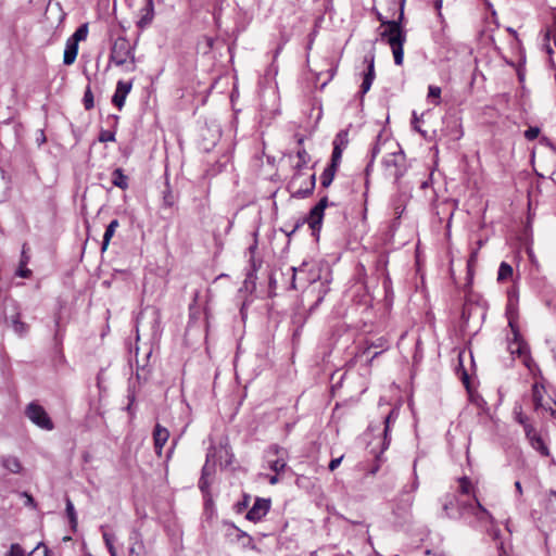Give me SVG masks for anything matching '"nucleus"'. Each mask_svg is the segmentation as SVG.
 I'll return each mask as SVG.
<instances>
[{
  "mask_svg": "<svg viewBox=\"0 0 556 556\" xmlns=\"http://www.w3.org/2000/svg\"><path fill=\"white\" fill-rule=\"evenodd\" d=\"M379 21L387 28L381 33V39H386L390 45L396 65H402L404 60L403 46L406 41V34L402 28L404 18L403 5L401 7L400 16L396 21H383L381 15H378Z\"/></svg>",
  "mask_w": 556,
  "mask_h": 556,
  "instance_id": "1",
  "label": "nucleus"
},
{
  "mask_svg": "<svg viewBox=\"0 0 556 556\" xmlns=\"http://www.w3.org/2000/svg\"><path fill=\"white\" fill-rule=\"evenodd\" d=\"M110 59L117 66L124 65L127 70L136 68L134 47L123 37H118L114 41Z\"/></svg>",
  "mask_w": 556,
  "mask_h": 556,
  "instance_id": "2",
  "label": "nucleus"
},
{
  "mask_svg": "<svg viewBox=\"0 0 556 556\" xmlns=\"http://www.w3.org/2000/svg\"><path fill=\"white\" fill-rule=\"evenodd\" d=\"M405 155L402 151L391 152L383 159L386 175L399 180L405 173Z\"/></svg>",
  "mask_w": 556,
  "mask_h": 556,
  "instance_id": "3",
  "label": "nucleus"
},
{
  "mask_svg": "<svg viewBox=\"0 0 556 556\" xmlns=\"http://www.w3.org/2000/svg\"><path fill=\"white\" fill-rule=\"evenodd\" d=\"M25 415L31 422L41 429L52 430L54 427L45 408L35 402H31L26 406Z\"/></svg>",
  "mask_w": 556,
  "mask_h": 556,
  "instance_id": "4",
  "label": "nucleus"
},
{
  "mask_svg": "<svg viewBox=\"0 0 556 556\" xmlns=\"http://www.w3.org/2000/svg\"><path fill=\"white\" fill-rule=\"evenodd\" d=\"M509 327L511 329L514 339L509 343V351L510 353L517 354L520 357H523V363L527 367H530L531 357L529 355L530 349L527 342L523 341L519 333V329L517 325L514 324L513 318H510Z\"/></svg>",
  "mask_w": 556,
  "mask_h": 556,
  "instance_id": "5",
  "label": "nucleus"
},
{
  "mask_svg": "<svg viewBox=\"0 0 556 556\" xmlns=\"http://www.w3.org/2000/svg\"><path fill=\"white\" fill-rule=\"evenodd\" d=\"M220 128L217 124L212 123L201 128V148L203 151H211L220 138Z\"/></svg>",
  "mask_w": 556,
  "mask_h": 556,
  "instance_id": "6",
  "label": "nucleus"
},
{
  "mask_svg": "<svg viewBox=\"0 0 556 556\" xmlns=\"http://www.w3.org/2000/svg\"><path fill=\"white\" fill-rule=\"evenodd\" d=\"M270 501L265 498H256L253 506L247 514V519L251 521H260L269 510Z\"/></svg>",
  "mask_w": 556,
  "mask_h": 556,
  "instance_id": "7",
  "label": "nucleus"
},
{
  "mask_svg": "<svg viewBox=\"0 0 556 556\" xmlns=\"http://www.w3.org/2000/svg\"><path fill=\"white\" fill-rule=\"evenodd\" d=\"M364 62L367 64V71L364 73L363 83L361 85L362 94L369 91L375 79V55L372 53L365 55Z\"/></svg>",
  "mask_w": 556,
  "mask_h": 556,
  "instance_id": "8",
  "label": "nucleus"
},
{
  "mask_svg": "<svg viewBox=\"0 0 556 556\" xmlns=\"http://www.w3.org/2000/svg\"><path fill=\"white\" fill-rule=\"evenodd\" d=\"M526 437L530 443V445L538 451L542 456H548L549 450L545 445L543 439L538 434L536 430L533 426L526 427Z\"/></svg>",
  "mask_w": 556,
  "mask_h": 556,
  "instance_id": "9",
  "label": "nucleus"
},
{
  "mask_svg": "<svg viewBox=\"0 0 556 556\" xmlns=\"http://www.w3.org/2000/svg\"><path fill=\"white\" fill-rule=\"evenodd\" d=\"M131 89V81L119 80L112 97V103L119 110L124 106L127 94Z\"/></svg>",
  "mask_w": 556,
  "mask_h": 556,
  "instance_id": "10",
  "label": "nucleus"
},
{
  "mask_svg": "<svg viewBox=\"0 0 556 556\" xmlns=\"http://www.w3.org/2000/svg\"><path fill=\"white\" fill-rule=\"evenodd\" d=\"M397 417V413L395 412V409H391L390 413L384 417V431H383V441H382V446H381V451L379 454H376L375 457L378 462H381V455L383 454V452L389 447L390 445V437H389V432H390V424L392 421H394Z\"/></svg>",
  "mask_w": 556,
  "mask_h": 556,
  "instance_id": "11",
  "label": "nucleus"
},
{
  "mask_svg": "<svg viewBox=\"0 0 556 556\" xmlns=\"http://www.w3.org/2000/svg\"><path fill=\"white\" fill-rule=\"evenodd\" d=\"M390 344H389V341L383 338V337H380V338H377L376 340L374 341H370V342H366V348L363 350L362 354L365 355V354H369L371 349H379V351H376L372 353L369 362H371L374 358H376L378 355H380L382 352L387 351L389 349Z\"/></svg>",
  "mask_w": 556,
  "mask_h": 556,
  "instance_id": "12",
  "label": "nucleus"
},
{
  "mask_svg": "<svg viewBox=\"0 0 556 556\" xmlns=\"http://www.w3.org/2000/svg\"><path fill=\"white\" fill-rule=\"evenodd\" d=\"M230 530L232 532L228 533L229 535H235L236 540L241 544L243 548L256 549L254 544V540L247 532L240 530L236 526L231 525Z\"/></svg>",
  "mask_w": 556,
  "mask_h": 556,
  "instance_id": "13",
  "label": "nucleus"
},
{
  "mask_svg": "<svg viewBox=\"0 0 556 556\" xmlns=\"http://www.w3.org/2000/svg\"><path fill=\"white\" fill-rule=\"evenodd\" d=\"M456 496L453 494H446L442 498V517L450 518V519H457L456 516Z\"/></svg>",
  "mask_w": 556,
  "mask_h": 556,
  "instance_id": "14",
  "label": "nucleus"
},
{
  "mask_svg": "<svg viewBox=\"0 0 556 556\" xmlns=\"http://www.w3.org/2000/svg\"><path fill=\"white\" fill-rule=\"evenodd\" d=\"M169 432L166 428L161 427L159 424L155 426L153 431V441L156 453L160 455L162 447L167 442Z\"/></svg>",
  "mask_w": 556,
  "mask_h": 556,
  "instance_id": "15",
  "label": "nucleus"
},
{
  "mask_svg": "<svg viewBox=\"0 0 556 556\" xmlns=\"http://www.w3.org/2000/svg\"><path fill=\"white\" fill-rule=\"evenodd\" d=\"M315 185H316V175L312 174L309 176L308 180L303 186L301 185L299 188H296L293 191L292 195L298 199H305L313 193V191L315 189Z\"/></svg>",
  "mask_w": 556,
  "mask_h": 556,
  "instance_id": "16",
  "label": "nucleus"
},
{
  "mask_svg": "<svg viewBox=\"0 0 556 556\" xmlns=\"http://www.w3.org/2000/svg\"><path fill=\"white\" fill-rule=\"evenodd\" d=\"M78 54V42L72 39H67L65 43V50L63 55L64 65H72Z\"/></svg>",
  "mask_w": 556,
  "mask_h": 556,
  "instance_id": "17",
  "label": "nucleus"
},
{
  "mask_svg": "<svg viewBox=\"0 0 556 556\" xmlns=\"http://www.w3.org/2000/svg\"><path fill=\"white\" fill-rule=\"evenodd\" d=\"M134 330H135V346L134 349L130 348V353L134 352V358H135V363H136V368L132 369V377H135L137 380H139V366H138V354H139V315H137L135 317V325H134Z\"/></svg>",
  "mask_w": 556,
  "mask_h": 556,
  "instance_id": "18",
  "label": "nucleus"
},
{
  "mask_svg": "<svg viewBox=\"0 0 556 556\" xmlns=\"http://www.w3.org/2000/svg\"><path fill=\"white\" fill-rule=\"evenodd\" d=\"M324 212L317 211L313 207L306 218V223L309 225L313 231L319 230L323 223Z\"/></svg>",
  "mask_w": 556,
  "mask_h": 556,
  "instance_id": "19",
  "label": "nucleus"
},
{
  "mask_svg": "<svg viewBox=\"0 0 556 556\" xmlns=\"http://www.w3.org/2000/svg\"><path fill=\"white\" fill-rule=\"evenodd\" d=\"M2 466L12 473H20L22 470V464L15 456H5L1 460Z\"/></svg>",
  "mask_w": 556,
  "mask_h": 556,
  "instance_id": "20",
  "label": "nucleus"
},
{
  "mask_svg": "<svg viewBox=\"0 0 556 556\" xmlns=\"http://www.w3.org/2000/svg\"><path fill=\"white\" fill-rule=\"evenodd\" d=\"M112 184L123 190L128 187V177L122 168H115L112 173Z\"/></svg>",
  "mask_w": 556,
  "mask_h": 556,
  "instance_id": "21",
  "label": "nucleus"
},
{
  "mask_svg": "<svg viewBox=\"0 0 556 556\" xmlns=\"http://www.w3.org/2000/svg\"><path fill=\"white\" fill-rule=\"evenodd\" d=\"M456 506H457V509H456V516L457 518H462L465 514H473V511L476 510V503L472 504V503H467V502H463V501H458L456 498Z\"/></svg>",
  "mask_w": 556,
  "mask_h": 556,
  "instance_id": "22",
  "label": "nucleus"
},
{
  "mask_svg": "<svg viewBox=\"0 0 556 556\" xmlns=\"http://www.w3.org/2000/svg\"><path fill=\"white\" fill-rule=\"evenodd\" d=\"M479 521H492L493 517L489 510L476 500V510L472 514Z\"/></svg>",
  "mask_w": 556,
  "mask_h": 556,
  "instance_id": "23",
  "label": "nucleus"
},
{
  "mask_svg": "<svg viewBox=\"0 0 556 556\" xmlns=\"http://www.w3.org/2000/svg\"><path fill=\"white\" fill-rule=\"evenodd\" d=\"M337 168L332 166H327L320 177V182L324 188H328L333 181Z\"/></svg>",
  "mask_w": 556,
  "mask_h": 556,
  "instance_id": "24",
  "label": "nucleus"
},
{
  "mask_svg": "<svg viewBox=\"0 0 556 556\" xmlns=\"http://www.w3.org/2000/svg\"><path fill=\"white\" fill-rule=\"evenodd\" d=\"M511 276H513V267L508 263L502 262L500 265V268H498V273H497V280L504 281V280H507L508 278H510Z\"/></svg>",
  "mask_w": 556,
  "mask_h": 556,
  "instance_id": "25",
  "label": "nucleus"
},
{
  "mask_svg": "<svg viewBox=\"0 0 556 556\" xmlns=\"http://www.w3.org/2000/svg\"><path fill=\"white\" fill-rule=\"evenodd\" d=\"M381 139H382V132L380 131L378 135H377V139H376V143L372 146L371 150H370V161L366 167V173L368 174L376 156L380 153V142H381Z\"/></svg>",
  "mask_w": 556,
  "mask_h": 556,
  "instance_id": "26",
  "label": "nucleus"
},
{
  "mask_svg": "<svg viewBox=\"0 0 556 556\" xmlns=\"http://www.w3.org/2000/svg\"><path fill=\"white\" fill-rule=\"evenodd\" d=\"M146 13L143 15H141V20H140V23H141V28L151 23L152 18H153V15H154V11H153V3H152V0H147V5H146V9H144Z\"/></svg>",
  "mask_w": 556,
  "mask_h": 556,
  "instance_id": "27",
  "label": "nucleus"
},
{
  "mask_svg": "<svg viewBox=\"0 0 556 556\" xmlns=\"http://www.w3.org/2000/svg\"><path fill=\"white\" fill-rule=\"evenodd\" d=\"M87 36H88V24L85 23V24H81L75 30V33L70 37V39L75 40L76 42L79 43V41L85 40L87 38Z\"/></svg>",
  "mask_w": 556,
  "mask_h": 556,
  "instance_id": "28",
  "label": "nucleus"
},
{
  "mask_svg": "<svg viewBox=\"0 0 556 556\" xmlns=\"http://www.w3.org/2000/svg\"><path fill=\"white\" fill-rule=\"evenodd\" d=\"M12 326H13L14 331L21 336L26 333L27 328H28L25 323L20 320L18 313L15 314L14 316H12Z\"/></svg>",
  "mask_w": 556,
  "mask_h": 556,
  "instance_id": "29",
  "label": "nucleus"
},
{
  "mask_svg": "<svg viewBox=\"0 0 556 556\" xmlns=\"http://www.w3.org/2000/svg\"><path fill=\"white\" fill-rule=\"evenodd\" d=\"M83 103H84V106L86 110H90L94 106V98H93L91 87L89 85L87 86V88L85 90Z\"/></svg>",
  "mask_w": 556,
  "mask_h": 556,
  "instance_id": "30",
  "label": "nucleus"
},
{
  "mask_svg": "<svg viewBox=\"0 0 556 556\" xmlns=\"http://www.w3.org/2000/svg\"><path fill=\"white\" fill-rule=\"evenodd\" d=\"M458 482H459V488H458L459 493L463 495L470 494V492L472 490V484H471V481L469 480V478L462 477L458 479Z\"/></svg>",
  "mask_w": 556,
  "mask_h": 556,
  "instance_id": "31",
  "label": "nucleus"
},
{
  "mask_svg": "<svg viewBox=\"0 0 556 556\" xmlns=\"http://www.w3.org/2000/svg\"><path fill=\"white\" fill-rule=\"evenodd\" d=\"M65 510H66V515L70 519V522H71L72 527L74 528L77 523V517H76V511H75L74 505L68 497L66 498Z\"/></svg>",
  "mask_w": 556,
  "mask_h": 556,
  "instance_id": "32",
  "label": "nucleus"
},
{
  "mask_svg": "<svg viewBox=\"0 0 556 556\" xmlns=\"http://www.w3.org/2000/svg\"><path fill=\"white\" fill-rule=\"evenodd\" d=\"M286 466L287 462L283 457H278L275 460H269V468L276 473L283 471Z\"/></svg>",
  "mask_w": 556,
  "mask_h": 556,
  "instance_id": "33",
  "label": "nucleus"
},
{
  "mask_svg": "<svg viewBox=\"0 0 556 556\" xmlns=\"http://www.w3.org/2000/svg\"><path fill=\"white\" fill-rule=\"evenodd\" d=\"M343 149L340 146H333L331 162L329 166L338 168L341 157H342Z\"/></svg>",
  "mask_w": 556,
  "mask_h": 556,
  "instance_id": "34",
  "label": "nucleus"
},
{
  "mask_svg": "<svg viewBox=\"0 0 556 556\" xmlns=\"http://www.w3.org/2000/svg\"><path fill=\"white\" fill-rule=\"evenodd\" d=\"M532 399H533L534 406L536 409L542 406L543 396H542L541 388L539 387L538 383H534L532 387Z\"/></svg>",
  "mask_w": 556,
  "mask_h": 556,
  "instance_id": "35",
  "label": "nucleus"
},
{
  "mask_svg": "<svg viewBox=\"0 0 556 556\" xmlns=\"http://www.w3.org/2000/svg\"><path fill=\"white\" fill-rule=\"evenodd\" d=\"M348 137H349L348 130L339 131L333 140V146H340L343 149L344 147H346V144L349 142Z\"/></svg>",
  "mask_w": 556,
  "mask_h": 556,
  "instance_id": "36",
  "label": "nucleus"
},
{
  "mask_svg": "<svg viewBox=\"0 0 556 556\" xmlns=\"http://www.w3.org/2000/svg\"><path fill=\"white\" fill-rule=\"evenodd\" d=\"M299 157V163L296 164V169L300 170L303 166H305L309 161V155L305 149H300L296 153Z\"/></svg>",
  "mask_w": 556,
  "mask_h": 556,
  "instance_id": "37",
  "label": "nucleus"
},
{
  "mask_svg": "<svg viewBox=\"0 0 556 556\" xmlns=\"http://www.w3.org/2000/svg\"><path fill=\"white\" fill-rule=\"evenodd\" d=\"M440 97H441V88L438 86H429L428 88V98L435 99L434 104L440 103Z\"/></svg>",
  "mask_w": 556,
  "mask_h": 556,
  "instance_id": "38",
  "label": "nucleus"
},
{
  "mask_svg": "<svg viewBox=\"0 0 556 556\" xmlns=\"http://www.w3.org/2000/svg\"><path fill=\"white\" fill-rule=\"evenodd\" d=\"M506 314L508 316V324L510 323V318H513V321L516 325L515 318H516V314H517V308L511 300H509V302L507 304Z\"/></svg>",
  "mask_w": 556,
  "mask_h": 556,
  "instance_id": "39",
  "label": "nucleus"
},
{
  "mask_svg": "<svg viewBox=\"0 0 556 556\" xmlns=\"http://www.w3.org/2000/svg\"><path fill=\"white\" fill-rule=\"evenodd\" d=\"M4 556H25V554L21 545L14 543L11 545L10 551Z\"/></svg>",
  "mask_w": 556,
  "mask_h": 556,
  "instance_id": "40",
  "label": "nucleus"
},
{
  "mask_svg": "<svg viewBox=\"0 0 556 556\" xmlns=\"http://www.w3.org/2000/svg\"><path fill=\"white\" fill-rule=\"evenodd\" d=\"M540 135V128L539 127H529L526 131H525V137L526 139L528 140H534L539 137Z\"/></svg>",
  "mask_w": 556,
  "mask_h": 556,
  "instance_id": "41",
  "label": "nucleus"
},
{
  "mask_svg": "<svg viewBox=\"0 0 556 556\" xmlns=\"http://www.w3.org/2000/svg\"><path fill=\"white\" fill-rule=\"evenodd\" d=\"M163 202H164V205H166L168 207L174 205L175 195L173 194V192L170 190H166L163 192Z\"/></svg>",
  "mask_w": 556,
  "mask_h": 556,
  "instance_id": "42",
  "label": "nucleus"
},
{
  "mask_svg": "<svg viewBox=\"0 0 556 556\" xmlns=\"http://www.w3.org/2000/svg\"><path fill=\"white\" fill-rule=\"evenodd\" d=\"M515 415H516V416H515L516 421H517L518 424L522 425L525 430H526V427H527V426H532L531 424H529V422H528V417H527V416H525V415L522 414V412H521V410H518V412H517V410L515 409Z\"/></svg>",
  "mask_w": 556,
  "mask_h": 556,
  "instance_id": "43",
  "label": "nucleus"
},
{
  "mask_svg": "<svg viewBox=\"0 0 556 556\" xmlns=\"http://www.w3.org/2000/svg\"><path fill=\"white\" fill-rule=\"evenodd\" d=\"M545 509L547 514L553 515V518L556 517V503L552 500V497L548 495L546 500V506Z\"/></svg>",
  "mask_w": 556,
  "mask_h": 556,
  "instance_id": "44",
  "label": "nucleus"
},
{
  "mask_svg": "<svg viewBox=\"0 0 556 556\" xmlns=\"http://www.w3.org/2000/svg\"><path fill=\"white\" fill-rule=\"evenodd\" d=\"M413 503H414L413 496L408 495L406 497L401 498L399 508H403L404 510H408L413 506Z\"/></svg>",
  "mask_w": 556,
  "mask_h": 556,
  "instance_id": "45",
  "label": "nucleus"
},
{
  "mask_svg": "<svg viewBox=\"0 0 556 556\" xmlns=\"http://www.w3.org/2000/svg\"><path fill=\"white\" fill-rule=\"evenodd\" d=\"M114 139H115L114 132H112L110 130H102L99 135V140L101 142L114 141Z\"/></svg>",
  "mask_w": 556,
  "mask_h": 556,
  "instance_id": "46",
  "label": "nucleus"
},
{
  "mask_svg": "<svg viewBox=\"0 0 556 556\" xmlns=\"http://www.w3.org/2000/svg\"><path fill=\"white\" fill-rule=\"evenodd\" d=\"M256 249H257V233L255 232V233H254V243H253L252 245H250V248H249V253L251 254V258H250V261H251V263H252L253 270H255V269H256V268H255V261H254V257H253V255H254V253H255Z\"/></svg>",
  "mask_w": 556,
  "mask_h": 556,
  "instance_id": "47",
  "label": "nucleus"
},
{
  "mask_svg": "<svg viewBox=\"0 0 556 556\" xmlns=\"http://www.w3.org/2000/svg\"><path fill=\"white\" fill-rule=\"evenodd\" d=\"M115 231H113L112 229H109L106 227L105 229V232H104V236H103V241H102V251H104L111 240V238L113 237Z\"/></svg>",
  "mask_w": 556,
  "mask_h": 556,
  "instance_id": "48",
  "label": "nucleus"
},
{
  "mask_svg": "<svg viewBox=\"0 0 556 556\" xmlns=\"http://www.w3.org/2000/svg\"><path fill=\"white\" fill-rule=\"evenodd\" d=\"M416 466H417V460H415L414 465H413L414 481H413L412 486H410V492H415L418 489V485H419L418 476H417V472H416Z\"/></svg>",
  "mask_w": 556,
  "mask_h": 556,
  "instance_id": "49",
  "label": "nucleus"
},
{
  "mask_svg": "<svg viewBox=\"0 0 556 556\" xmlns=\"http://www.w3.org/2000/svg\"><path fill=\"white\" fill-rule=\"evenodd\" d=\"M343 459V455L337 457V458H333L330 460L329 465H328V468L330 471H334L341 464Z\"/></svg>",
  "mask_w": 556,
  "mask_h": 556,
  "instance_id": "50",
  "label": "nucleus"
},
{
  "mask_svg": "<svg viewBox=\"0 0 556 556\" xmlns=\"http://www.w3.org/2000/svg\"><path fill=\"white\" fill-rule=\"evenodd\" d=\"M208 485H210L208 478L201 476V478L199 480V488H200V490L203 493H205L207 491V489H208Z\"/></svg>",
  "mask_w": 556,
  "mask_h": 556,
  "instance_id": "51",
  "label": "nucleus"
},
{
  "mask_svg": "<svg viewBox=\"0 0 556 556\" xmlns=\"http://www.w3.org/2000/svg\"><path fill=\"white\" fill-rule=\"evenodd\" d=\"M328 206V198L327 197H323L319 202L314 206L315 208H317V211H321V212H325V208Z\"/></svg>",
  "mask_w": 556,
  "mask_h": 556,
  "instance_id": "52",
  "label": "nucleus"
},
{
  "mask_svg": "<svg viewBox=\"0 0 556 556\" xmlns=\"http://www.w3.org/2000/svg\"><path fill=\"white\" fill-rule=\"evenodd\" d=\"M41 548L43 551V556H49L50 551L42 542L38 543V545L30 552V555L37 553Z\"/></svg>",
  "mask_w": 556,
  "mask_h": 556,
  "instance_id": "53",
  "label": "nucleus"
},
{
  "mask_svg": "<svg viewBox=\"0 0 556 556\" xmlns=\"http://www.w3.org/2000/svg\"><path fill=\"white\" fill-rule=\"evenodd\" d=\"M30 274H31V271H30L28 268H26L25 266H22V265L20 264V268H18V270L16 271V275H17V276H20V277H22V278H28V277L30 276Z\"/></svg>",
  "mask_w": 556,
  "mask_h": 556,
  "instance_id": "54",
  "label": "nucleus"
},
{
  "mask_svg": "<svg viewBox=\"0 0 556 556\" xmlns=\"http://www.w3.org/2000/svg\"><path fill=\"white\" fill-rule=\"evenodd\" d=\"M214 472V466H210L207 463L202 468V477L208 478Z\"/></svg>",
  "mask_w": 556,
  "mask_h": 556,
  "instance_id": "55",
  "label": "nucleus"
},
{
  "mask_svg": "<svg viewBox=\"0 0 556 556\" xmlns=\"http://www.w3.org/2000/svg\"><path fill=\"white\" fill-rule=\"evenodd\" d=\"M291 271H292V283H291V286H292L293 289H296V285H295L296 275L298 274H302L303 269L302 268L292 267Z\"/></svg>",
  "mask_w": 556,
  "mask_h": 556,
  "instance_id": "56",
  "label": "nucleus"
},
{
  "mask_svg": "<svg viewBox=\"0 0 556 556\" xmlns=\"http://www.w3.org/2000/svg\"><path fill=\"white\" fill-rule=\"evenodd\" d=\"M418 122H419V118H418V116H417L416 112H413L412 126H413V128H414L415 130H417V131H419V132L424 134V131H422V130L417 126Z\"/></svg>",
  "mask_w": 556,
  "mask_h": 556,
  "instance_id": "57",
  "label": "nucleus"
},
{
  "mask_svg": "<svg viewBox=\"0 0 556 556\" xmlns=\"http://www.w3.org/2000/svg\"><path fill=\"white\" fill-rule=\"evenodd\" d=\"M104 539H105V543H106V546H108V548L110 551L111 556H116L115 549H114V547H113V545H112V543H111V541H110V539L108 538L106 534H104Z\"/></svg>",
  "mask_w": 556,
  "mask_h": 556,
  "instance_id": "58",
  "label": "nucleus"
},
{
  "mask_svg": "<svg viewBox=\"0 0 556 556\" xmlns=\"http://www.w3.org/2000/svg\"><path fill=\"white\" fill-rule=\"evenodd\" d=\"M280 452H282V448L279 447L278 445H271L268 448V454L279 455Z\"/></svg>",
  "mask_w": 556,
  "mask_h": 556,
  "instance_id": "59",
  "label": "nucleus"
},
{
  "mask_svg": "<svg viewBox=\"0 0 556 556\" xmlns=\"http://www.w3.org/2000/svg\"><path fill=\"white\" fill-rule=\"evenodd\" d=\"M28 260H29V257L26 255L25 245H24L23 251H22L21 265L26 266V264L28 263Z\"/></svg>",
  "mask_w": 556,
  "mask_h": 556,
  "instance_id": "60",
  "label": "nucleus"
},
{
  "mask_svg": "<svg viewBox=\"0 0 556 556\" xmlns=\"http://www.w3.org/2000/svg\"><path fill=\"white\" fill-rule=\"evenodd\" d=\"M23 495L26 497V504L34 506V504H35L34 497L26 492H24Z\"/></svg>",
  "mask_w": 556,
  "mask_h": 556,
  "instance_id": "61",
  "label": "nucleus"
},
{
  "mask_svg": "<svg viewBox=\"0 0 556 556\" xmlns=\"http://www.w3.org/2000/svg\"><path fill=\"white\" fill-rule=\"evenodd\" d=\"M117 226H118V220H117V219H113V220H111V223L108 225V228H109V229H112L113 231H115V230H116V228H117Z\"/></svg>",
  "mask_w": 556,
  "mask_h": 556,
  "instance_id": "62",
  "label": "nucleus"
},
{
  "mask_svg": "<svg viewBox=\"0 0 556 556\" xmlns=\"http://www.w3.org/2000/svg\"><path fill=\"white\" fill-rule=\"evenodd\" d=\"M434 7H435V9H437V11H438L439 16H441V15H442V14H441L442 0H435V2H434Z\"/></svg>",
  "mask_w": 556,
  "mask_h": 556,
  "instance_id": "63",
  "label": "nucleus"
},
{
  "mask_svg": "<svg viewBox=\"0 0 556 556\" xmlns=\"http://www.w3.org/2000/svg\"><path fill=\"white\" fill-rule=\"evenodd\" d=\"M515 488H516V491L519 495H522V486H521V483L520 481H516L515 482Z\"/></svg>",
  "mask_w": 556,
  "mask_h": 556,
  "instance_id": "64",
  "label": "nucleus"
}]
</instances>
